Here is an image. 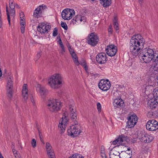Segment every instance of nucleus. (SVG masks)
Wrapping results in <instances>:
<instances>
[{
  "label": "nucleus",
  "mask_w": 158,
  "mask_h": 158,
  "mask_svg": "<svg viewBox=\"0 0 158 158\" xmlns=\"http://www.w3.org/2000/svg\"><path fill=\"white\" fill-rule=\"evenodd\" d=\"M144 43V39L140 34H135L132 37L130 44V49L133 55H138L141 49L143 48Z\"/></svg>",
  "instance_id": "f257e3e1"
},
{
  "label": "nucleus",
  "mask_w": 158,
  "mask_h": 158,
  "mask_svg": "<svg viewBox=\"0 0 158 158\" xmlns=\"http://www.w3.org/2000/svg\"><path fill=\"white\" fill-rule=\"evenodd\" d=\"M139 57L141 60H143L146 63H148L152 60L157 62L158 52H155L152 49L150 48H146L142 50Z\"/></svg>",
  "instance_id": "f03ea898"
},
{
  "label": "nucleus",
  "mask_w": 158,
  "mask_h": 158,
  "mask_svg": "<svg viewBox=\"0 0 158 158\" xmlns=\"http://www.w3.org/2000/svg\"><path fill=\"white\" fill-rule=\"evenodd\" d=\"M152 94L155 99L148 102L150 109L149 113L153 117H156L158 116V87L153 89Z\"/></svg>",
  "instance_id": "7ed1b4c3"
},
{
  "label": "nucleus",
  "mask_w": 158,
  "mask_h": 158,
  "mask_svg": "<svg viewBox=\"0 0 158 158\" xmlns=\"http://www.w3.org/2000/svg\"><path fill=\"white\" fill-rule=\"evenodd\" d=\"M64 83L63 78L59 73H56L49 77L48 83L52 89H57L60 87Z\"/></svg>",
  "instance_id": "20e7f679"
},
{
  "label": "nucleus",
  "mask_w": 158,
  "mask_h": 158,
  "mask_svg": "<svg viewBox=\"0 0 158 158\" xmlns=\"http://www.w3.org/2000/svg\"><path fill=\"white\" fill-rule=\"evenodd\" d=\"M62 106V103L59 100L53 99L48 101L47 107L51 112H56L61 109Z\"/></svg>",
  "instance_id": "39448f33"
},
{
  "label": "nucleus",
  "mask_w": 158,
  "mask_h": 158,
  "mask_svg": "<svg viewBox=\"0 0 158 158\" xmlns=\"http://www.w3.org/2000/svg\"><path fill=\"white\" fill-rule=\"evenodd\" d=\"M74 125L69 127L67 130L68 135L72 137L78 136L81 132L80 125L77 124V121L74 122Z\"/></svg>",
  "instance_id": "423d86ee"
},
{
  "label": "nucleus",
  "mask_w": 158,
  "mask_h": 158,
  "mask_svg": "<svg viewBox=\"0 0 158 158\" xmlns=\"http://www.w3.org/2000/svg\"><path fill=\"white\" fill-rule=\"evenodd\" d=\"M15 2L13 0H10L9 2L10 11L7 6H6V11L7 16V20L10 25V19H13L15 16Z\"/></svg>",
  "instance_id": "0eeeda50"
},
{
  "label": "nucleus",
  "mask_w": 158,
  "mask_h": 158,
  "mask_svg": "<svg viewBox=\"0 0 158 158\" xmlns=\"http://www.w3.org/2000/svg\"><path fill=\"white\" fill-rule=\"evenodd\" d=\"M75 15V11L72 9L68 8L63 10L61 13L62 17L67 20L70 19Z\"/></svg>",
  "instance_id": "6e6552de"
},
{
  "label": "nucleus",
  "mask_w": 158,
  "mask_h": 158,
  "mask_svg": "<svg viewBox=\"0 0 158 158\" xmlns=\"http://www.w3.org/2000/svg\"><path fill=\"white\" fill-rule=\"evenodd\" d=\"M98 85L100 89L103 91H106L110 89L111 84L108 79H103L100 81Z\"/></svg>",
  "instance_id": "1a4fd4ad"
},
{
  "label": "nucleus",
  "mask_w": 158,
  "mask_h": 158,
  "mask_svg": "<svg viewBox=\"0 0 158 158\" xmlns=\"http://www.w3.org/2000/svg\"><path fill=\"white\" fill-rule=\"evenodd\" d=\"M64 115L60 120L58 127L62 131H64L66 128L67 125L68 121L69 118L67 116L68 113L67 112L64 113Z\"/></svg>",
  "instance_id": "9d476101"
},
{
  "label": "nucleus",
  "mask_w": 158,
  "mask_h": 158,
  "mask_svg": "<svg viewBox=\"0 0 158 158\" xmlns=\"http://www.w3.org/2000/svg\"><path fill=\"white\" fill-rule=\"evenodd\" d=\"M87 40L89 44L92 46H94L98 42V38L95 33L93 32L88 35Z\"/></svg>",
  "instance_id": "9b49d317"
},
{
  "label": "nucleus",
  "mask_w": 158,
  "mask_h": 158,
  "mask_svg": "<svg viewBox=\"0 0 158 158\" xmlns=\"http://www.w3.org/2000/svg\"><path fill=\"white\" fill-rule=\"evenodd\" d=\"M107 54L109 56H113L117 53L118 51L117 47L114 44H109L105 48Z\"/></svg>",
  "instance_id": "f8f14e48"
},
{
  "label": "nucleus",
  "mask_w": 158,
  "mask_h": 158,
  "mask_svg": "<svg viewBox=\"0 0 158 158\" xmlns=\"http://www.w3.org/2000/svg\"><path fill=\"white\" fill-rule=\"evenodd\" d=\"M146 127L150 131H156L158 129V122L154 119L149 120L146 123Z\"/></svg>",
  "instance_id": "ddd939ff"
},
{
  "label": "nucleus",
  "mask_w": 158,
  "mask_h": 158,
  "mask_svg": "<svg viewBox=\"0 0 158 158\" xmlns=\"http://www.w3.org/2000/svg\"><path fill=\"white\" fill-rule=\"evenodd\" d=\"M12 78L11 77H8L6 87L7 94L8 96L10 98L13 94V85L12 81Z\"/></svg>",
  "instance_id": "4468645a"
},
{
  "label": "nucleus",
  "mask_w": 158,
  "mask_h": 158,
  "mask_svg": "<svg viewBox=\"0 0 158 158\" xmlns=\"http://www.w3.org/2000/svg\"><path fill=\"white\" fill-rule=\"evenodd\" d=\"M51 28L50 25L42 23L38 26L37 29L38 31L41 34H46L50 31Z\"/></svg>",
  "instance_id": "2eb2a0df"
},
{
  "label": "nucleus",
  "mask_w": 158,
  "mask_h": 158,
  "mask_svg": "<svg viewBox=\"0 0 158 158\" xmlns=\"http://www.w3.org/2000/svg\"><path fill=\"white\" fill-rule=\"evenodd\" d=\"M137 120L138 118L135 114L131 115L128 119L127 127L130 128L133 127L136 123Z\"/></svg>",
  "instance_id": "dca6fc26"
},
{
  "label": "nucleus",
  "mask_w": 158,
  "mask_h": 158,
  "mask_svg": "<svg viewBox=\"0 0 158 158\" xmlns=\"http://www.w3.org/2000/svg\"><path fill=\"white\" fill-rule=\"evenodd\" d=\"M96 60L100 64H105L107 60V57L106 53L101 52L98 53L96 56Z\"/></svg>",
  "instance_id": "f3484780"
},
{
  "label": "nucleus",
  "mask_w": 158,
  "mask_h": 158,
  "mask_svg": "<svg viewBox=\"0 0 158 158\" xmlns=\"http://www.w3.org/2000/svg\"><path fill=\"white\" fill-rule=\"evenodd\" d=\"M36 90L42 98L45 97L48 93V90L43 86L39 84L36 85Z\"/></svg>",
  "instance_id": "a211bd4d"
},
{
  "label": "nucleus",
  "mask_w": 158,
  "mask_h": 158,
  "mask_svg": "<svg viewBox=\"0 0 158 158\" xmlns=\"http://www.w3.org/2000/svg\"><path fill=\"white\" fill-rule=\"evenodd\" d=\"M127 136L121 135L116 139L112 142V143L114 145H123L127 142Z\"/></svg>",
  "instance_id": "6ab92c4d"
},
{
  "label": "nucleus",
  "mask_w": 158,
  "mask_h": 158,
  "mask_svg": "<svg viewBox=\"0 0 158 158\" xmlns=\"http://www.w3.org/2000/svg\"><path fill=\"white\" fill-rule=\"evenodd\" d=\"M45 7V6L42 5L37 8L34 12V16L35 18H38L41 15L42 10L44 9Z\"/></svg>",
  "instance_id": "aec40b11"
},
{
  "label": "nucleus",
  "mask_w": 158,
  "mask_h": 158,
  "mask_svg": "<svg viewBox=\"0 0 158 158\" xmlns=\"http://www.w3.org/2000/svg\"><path fill=\"white\" fill-rule=\"evenodd\" d=\"M22 94L23 98L25 101L28 99V90L27 85V84H24L23 86Z\"/></svg>",
  "instance_id": "412c9836"
},
{
  "label": "nucleus",
  "mask_w": 158,
  "mask_h": 158,
  "mask_svg": "<svg viewBox=\"0 0 158 158\" xmlns=\"http://www.w3.org/2000/svg\"><path fill=\"white\" fill-rule=\"evenodd\" d=\"M73 20L77 23H81L82 22L84 23L86 21V18L84 16H81L80 15L76 16L73 19Z\"/></svg>",
  "instance_id": "4be33fe9"
},
{
  "label": "nucleus",
  "mask_w": 158,
  "mask_h": 158,
  "mask_svg": "<svg viewBox=\"0 0 158 158\" xmlns=\"http://www.w3.org/2000/svg\"><path fill=\"white\" fill-rule=\"evenodd\" d=\"M57 39V43L59 44L61 48V50L60 51V52L61 54H63L65 52V49L64 45H63L60 36H58Z\"/></svg>",
  "instance_id": "5701e85b"
},
{
  "label": "nucleus",
  "mask_w": 158,
  "mask_h": 158,
  "mask_svg": "<svg viewBox=\"0 0 158 158\" xmlns=\"http://www.w3.org/2000/svg\"><path fill=\"white\" fill-rule=\"evenodd\" d=\"M124 102L121 98H116L113 102V105L115 107H119L122 106Z\"/></svg>",
  "instance_id": "b1692460"
},
{
  "label": "nucleus",
  "mask_w": 158,
  "mask_h": 158,
  "mask_svg": "<svg viewBox=\"0 0 158 158\" xmlns=\"http://www.w3.org/2000/svg\"><path fill=\"white\" fill-rule=\"evenodd\" d=\"M110 158H121L120 153L118 152L113 150L110 154Z\"/></svg>",
  "instance_id": "393cba45"
},
{
  "label": "nucleus",
  "mask_w": 158,
  "mask_h": 158,
  "mask_svg": "<svg viewBox=\"0 0 158 158\" xmlns=\"http://www.w3.org/2000/svg\"><path fill=\"white\" fill-rule=\"evenodd\" d=\"M48 158H56L54 150L52 148L46 150Z\"/></svg>",
  "instance_id": "a878e982"
},
{
  "label": "nucleus",
  "mask_w": 158,
  "mask_h": 158,
  "mask_svg": "<svg viewBox=\"0 0 158 158\" xmlns=\"http://www.w3.org/2000/svg\"><path fill=\"white\" fill-rule=\"evenodd\" d=\"M118 19L117 16H114V19L113 20L114 27V28L116 31V32L118 33V30H119V27L118 26Z\"/></svg>",
  "instance_id": "bb28decb"
},
{
  "label": "nucleus",
  "mask_w": 158,
  "mask_h": 158,
  "mask_svg": "<svg viewBox=\"0 0 158 158\" xmlns=\"http://www.w3.org/2000/svg\"><path fill=\"white\" fill-rule=\"evenodd\" d=\"M70 52L72 56L73 59L75 64L77 65H78L79 63L78 60V57L76 53L74 52V50L72 51V52Z\"/></svg>",
  "instance_id": "cd10ccee"
},
{
  "label": "nucleus",
  "mask_w": 158,
  "mask_h": 158,
  "mask_svg": "<svg viewBox=\"0 0 158 158\" xmlns=\"http://www.w3.org/2000/svg\"><path fill=\"white\" fill-rule=\"evenodd\" d=\"M100 2V3L106 8L109 6L111 3V0H101Z\"/></svg>",
  "instance_id": "c85d7f7f"
},
{
  "label": "nucleus",
  "mask_w": 158,
  "mask_h": 158,
  "mask_svg": "<svg viewBox=\"0 0 158 158\" xmlns=\"http://www.w3.org/2000/svg\"><path fill=\"white\" fill-rule=\"evenodd\" d=\"M131 154L127 153V152H123L120 153L121 158H131Z\"/></svg>",
  "instance_id": "c756f323"
},
{
  "label": "nucleus",
  "mask_w": 158,
  "mask_h": 158,
  "mask_svg": "<svg viewBox=\"0 0 158 158\" xmlns=\"http://www.w3.org/2000/svg\"><path fill=\"white\" fill-rule=\"evenodd\" d=\"M101 155L102 158H107L105 151V148L103 146H102L101 148Z\"/></svg>",
  "instance_id": "7c9ffc66"
},
{
  "label": "nucleus",
  "mask_w": 158,
  "mask_h": 158,
  "mask_svg": "<svg viewBox=\"0 0 158 158\" xmlns=\"http://www.w3.org/2000/svg\"><path fill=\"white\" fill-rule=\"evenodd\" d=\"M154 136L152 135H146V141H145L146 143H148L151 142L154 139Z\"/></svg>",
  "instance_id": "2f4dec72"
},
{
  "label": "nucleus",
  "mask_w": 158,
  "mask_h": 158,
  "mask_svg": "<svg viewBox=\"0 0 158 158\" xmlns=\"http://www.w3.org/2000/svg\"><path fill=\"white\" fill-rule=\"evenodd\" d=\"M68 158H84L82 155L77 154H73L72 156H70Z\"/></svg>",
  "instance_id": "473e14b6"
},
{
  "label": "nucleus",
  "mask_w": 158,
  "mask_h": 158,
  "mask_svg": "<svg viewBox=\"0 0 158 158\" xmlns=\"http://www.w3.org/2000/svg\"><path fill=\"white\" fill-rule=\"evenodd\" d=\"M71 118L72 120H73L74 122H76L77 119V113L76 112L70 113Z\"/></svg>",
  "instance_id": "72a5a7b5"
},
{
  "label": "nucleus",
  "mask_w": 158,
  "mask_h": 158,
  "mask_svg": "<svg viewBox=\"0 0 158 158\" xmlns=\"http://www.w3.org/2000/svg\"><path fill=\"white\" fill-rule=\"evenodd\" d=\"M140 141L144 143H146L145 141H146V135H141V137L139 138Z\"/></svg>",
  "instance_id": "f704fd0d"
},
{
  "label": "nucleus",
  "mask_w": 158,
  "mask_h": 158,
  "mask_svg": "<svg viewBox=\"0 0 158 158\" xmlns=\"http://www.w3.org/2000/svg\"><path fill=\"white\" fill-rule=\"evenodd\" d=\"M61 26L65 30H67L68 29L67 26L65 23L61 22Z\"/></svg>",
  "instance_id": "c9c22d12"
},
{
  "label": "nucleus",
  "mask_w": 158,
  "mask_h": 158,
  "mask_svg": "<svg viewBox=\"0 0 158 158\" xmlns=\"http://www.w3.org/2000/svg\"><path fill=\"white\" fill-rule=\"evenodd\" d=\"M45 148L46 150H47L52 148V147L49 142H47L45 144Z\"/></svg>",
  "instance_id": "e433bc0d"
},
{
  "label": "nucleus",
  "mask_w": 158,
  "mask_h": 158,
  "mask_svg": "<svg viewBox=\"0 0 158 158\" xmlns=\"http://www.w3.org/2000/svg\"><path fill=\"white\" fill-rule=\"evenodd\" d=\"M31 144L32 147L34 148H35L36 146V142L35 139H33L31 142Z\"/></svg>",
  "instance_id": "4c0bfd02"
},
{
  "label": "nucleus",
  "mask_w": 158,
  "mask_h": 158,
  "mask_svg": "<svg viewBox=\"0 0 158 158\" xmlns=\"http://www.w3.org/2000/svg\"><path fill=\"white\" fill-rule=\"evenodd\" d=\"M41 55V51H40L38 52L37 54L36 55L35 57V59L36 60H37L40 57Z\"/></svg>",
  "instance_id": "58836bf2"
},
{
  "label": "nucleus",
  "mask_w": 158,
  "mask_h": 158,
  "mask_svg": "<svg viewBox=\"0 0 158 158\" xmlns=\"http://www.w3.org/2000/svg\"><path fill=\"white\" fill-rule=\"evenodd\" d=\"M19 16L20 18V19H25L24 14L23 12L22 11H20Z\"/></svg>",
  "instance_id": "ea45409f"
},
{
  "label": "nucleus",
  "mask_w": 158,
  "mask_h": 158,
  "mask_svg": "<svg viewBox=\"0 0 158 158\" xmlns=\"http://www.w3.org/2000/svg\"><path fill=\"white\" fill-rule=\"evenodd\" d=\"M25 19H20V24L21 26H25Z\"/></svg>",
  "instance_id": "a19ab883"
},
{
  "label": "nucleus",
  "mask_w": 158,
  "mask_h": 158,
  "mask_svg": "<svg viewBox=\"0 0 158 158\" xmlns=\"http://www.w3.org/2000/svg\"><path fill=\"white\" fill-rule=\"evenodd\" d=\"M81 65L84 67L85 70L87 72L88 70V68L86 63L85 62L82 63H81Z\"/></svg>",
  "instance_id": "79ce46f5"
},
{
  "label": "nucleus",
  "mask_w": 158,
  "mask_h": 158,
  "mask_svg": "<svg viewBox=\"0 0 158 158\" xmlns=\"http://www.w3.org/2000/svg\"><path fill=\"white\" fill-rule=\"evenodd\" d=\"M97 108L98 111H101L102 109V107L101 104L99 102H98L97 104Z\"/></svg>",
  "instance_id": "37998d69"
},
{
  "label": "nucleus",
  "mask_w": 158,
  "mask_h": 158,
  "mask_svg": "<svg viewBox=\"0 0 158 158\" xmlns=\"http://www.w3.org/2000/svg\"><path fill=\"white\" fill-rule=\"evenodd\" d=\"M70 113L76 112V110L75 109L74 106H70Z\"/></svg>",
  "instance_id": "c03bdc74"
},
{
  "label": "nucleus",
  "mask_w": 158,
  "mask_h": 158,
  "mask_svg": "<svg viewBox=\"0 0 158 158\" xmlns=\"http://www.w3.org/2000/svg\"><path fill=\"white\" fill-rule=\"evenodd\" d=\"M57 30L56 28H55L53 31L52 35L54 37H55L57 35Z\"/></svg>",
  "instance_id": "a18cd8bd"
},
{
  "label": "nucleus",
  "mask_w": 158,
  "mask_h": 158,
  "mask_svg": "<svg viewBox=\"0 0 158 158\" xmlns=\"http://www.w3.org/2000/svg\"><path fill=\"white\" fill-rule=\"evenodd\" d=\"M17 151H13V153L16 158H20V155L19 154H17Z\"/></svg>",
  "instance_id": "49530a36"
},
{
  "label": "nucleus",
  "mask_w": 158,
  "mask_h": 158,
  "mask_svg": "<svg viewBox=\"0 0 158 158\" xmlns=\"http://www.w3.org/2000/svg\"><path fill=\"white\" fill-rule=\"evenodd\" d=\"M30 98L31 99V102L32 103L33 105L34 106H35V101L34 98H33V96H31L30 97Z\"/></svg>",
  "instance_id": "de8ad7c7"
},
{
  "label": "nucleus",
  "mask_w": 158,
  "mask_h": 158,
  "mask_svg": "<svg viewBox=\"0 0 158 158\" xmlns=\"http://www.w3.org/2000/svg\"><path fill=\"white\" fill-rule=\"evenodd\" d=\"M113 31V28L112 25H110L109 26V28L108 29V32L110 34H111Z\"/></svg>",
  "instance_id": "09e8293b"
},
{
  "label": "nucleus",
  "mask_w": 158,
  "mask_h": 158,
  "mask_svg": "<svg viewBox=\"0 0 158 158\" xmlns=\"http://www.w3.org/2000/svg\"><path fill=\"white\" fill-rule=\"evenodd\" d=\"M25 26H21V30L22 33H23L24 32Z\"/></svg>",
  "instance_id": "8fccbe9b"
},
{
  "label": "nucleus",
  "mask_w": 158,
  "mask_h": 158,
  "mask_svg": "<svg viewBox=\"0 0 158 158\" xmlns=\"http://www.w3.org/2000/svg\"><path fill=\"white\" fill-rule=\"evenodd\" d=\"M67 47L69 49V52H72V51L73 50V49L71 47V46L69 44H68Z\"/></svg>",
  "instance_id": "3c124183"
},
{
  "label": "nucleus",
  "mask_w": 158,
  "mask_h": 158,
  "mask_svg": "<svg viewBox=\"0 0 158 158\" xmlns=\"http://www.w3.org/2000/svg\"><path fill=\"white\" fill-rule=\"evenodd\" d=\"M144 0H138V2L141 6L142 5Z\"/></svg>",
  "instance_id": "603ef678"
},
{
  "label": "nucleus",
  "mask_w": 158,
  "mask_h": 158,
  "mask_svg": "<svg viewBox=\"0 0 158 158\" xmlns=\"http://www.w3.org/2000/svg\"><path fill=\"white\" fill-rule=\"evenodd\" d=\"M2 25V19H0V28H1Z\"/></svg>",
  "instance_id": "864d4df0"
},
{
  "label": "nucleus",
  "mask_w": 158,
  "mask_h": 158,
  "mask_svg": "<svg viewBox=\"0 0 158 158\" xmlns=\"http://www.w3.org/2000/svg\"><path fill=\"white\" fill-rule=\"evenodd\" d=\"M11 148H12V151H13H13H16V150L14 149V148H15V146H14V145L13 144Z\"/></svg>",
  "instance_id": "5fc2aeb1"
},
{
  "label": "nucleus",
  "mask_w": 158,
  "mask_h": 158,
  "mask_svg": "<svg viewBox=\"0 0 158 158\" xmlns=\"http://www.w3.org/2000/svg\"><path fill=\"white\" fill-rule=\"evenodd\" d=\"M15 7L16 8H17L18 9H19L20 8L19 6L16 3L15 4Z\"/></svg>",
  "instance_id": "6e6d98bb"
},
{
  "label": "nucleus",
  "mask_w": 158,
  "mask_h": 158,
  "mask_svg": "<svg viewBox=\"0 0 158 158\" xmlns=\"http://www.w3.org/2000/svg\"><path fill=\"white\" fill-rule=\"evenodd\" d=\"M40 140H41V141L42 142V143L44 144V142L43 139H42V138L40 136Z\"/></svg>",
  "instance_id": "4d7b16f0"
},
{
  "label": "nucleus",
  "mask_w": 158,
  "mask_h": 158,
  "mask_svg": "<svg viewBox=\"0 0 158 158\" xmlns=\"http://www.w3.org/2000/svg\"><path fill=\"white\" fill-rule=\"evenodd\" d=\"M2 72L1 70V69L0 68V77L2 76Z\"/></svg>",
  "instance_id": "13d9d810"
},
{
  "label": "nucleus",
  "mask_w": 158,
  "mask_h": 158,
  "mask_svg": "<svg viewBox=\"0 0 158 158\" xmlns=\"http://www.w3.org/2000/svg\"><path fill=\"white\" fill-rule=\"evenodd\" d=\"M0 158H4L3 156H2V155L1 153L0 152Z\"/></svg>",
  "instance_id": "bf43d9fd"
},
{
  "label": "nucleus",
  "mask_w": 158,
  "mask_h": 158,
  "mask_svg": "<svg viewBox=\"0 0 158 158\" xmlns=\"http://www.w3.org/2000/svg\"><path fill=\"white\" fill-rule=\"evenodd\" d=\"M129 150H130V149H128V151H127V153H130V152H129Z\"/></svg>",
  "instance_id": "052dcab7"
},
{
  "label": "nucleus",
  "mask_w": 158,
  "mask_h": 158,
  "mask_svg": "<svg viewBox=\"0 0 158 158\" xmlns=\"http://www.w3.org/2000/svg\"><path fill=\"white\" fill-rule=\"evenodd\" d=\"M117 93V92L114 93V95L115 94H116Z\"/></svg>",
  "instance_id": "680f3d73"
}]
</instances>
